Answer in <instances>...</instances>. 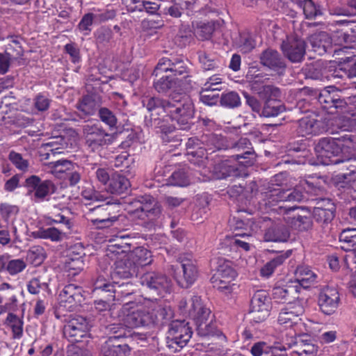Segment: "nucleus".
Listing matches in <instances>:
<instances>
[{
	"mask_svg": "<svg viewBox=\"0 0 356 356\" xmlns=\"http://www.w3.org/2000/svg\"><path fill=\"white\" fill-rule=\"evenodd\" d=\"M142 104L149 112L155 114L165 113L180 129L188 130L193 125L195 106L189 97H172L161 99L156 97H146Z\"/></svg>",
	"mask_w": 356,
	"mask_h": 356,
	"instance_id": "f257e3e1",
	"label": "nucleus"
},
{
	"mask_svg": "<svg viewBox=\"0 0 356 356\" xmlns=\"http://www.w3.org/2000/svg\"><path fill=\"white\" fill-rule=\"evenodd\" d=\"M339 142V140L337 138H323L316 144L314 151L321 164L329 165L352 161L350 159L345 160L341 159L340 154L342 148Z\"/></svg>",
	"mask_w": 356,
	"mask_h": 356,
	"instance_id": "f03ea898",
	"label": "nucleus"
},
{
	"mask_svg": "<svg viewBox=\"0 0 356 356\" xmlns=\"http://www.w3.org/2000/svg\"><path fill=\"white\" fill-rule=\"evenodd\" d=\"M85 144L92 152L100 151L112 144L113 135L106 131L99 121H90L83 126Z\"/></svg>",
	"mask_w": 356,
	"mask_h": 356,
	"instance_id": "7ed1b4c3",
	"label": "nucleus"
},
{
	"mask_svg": "<svg viewBox=\"0 0 356 356\" xmlns=\"http://www.w3.org/2000/svg\"><path fill=\"white\" fill-rule=\"evenodd\" d=\"M133 209L130 213L136 218L141 220H154L161 214V207L154 197L150 195L136 197L130 202Z\"/></svg>",
	"mask_w": 356,
	"mask_h": 356,
	"instance_id": "20e7f679",
	"label": "nucleus"
},
{
	"mask_svg": "<svg viewBox=\"0 0 356 356\" xmlns=\"http://www.w3.org/2000/svg\"><path fill=\"white\" fill-rule=\"evenodd\" d=\"M140 283L154 297H163L170 293L172 288V280L167 275L154 271L143 274L140 277Z\"/></svg>",
	"mask_w": 356,
	"mask_h": 356,
	"instance_id": "39448f33",
	"label": "nucleus"
},
{
	"mask_svg": "<svg viewBox=\"0 0 356 356\" xmlns=\"http://www.w3.org/2000/svg\"><path fill=\"white\" fill-rule=\"evenodd\" d=\"M192 334V327L188 321L185 320L172 321L169 324L166 337L167 346L177 351L178 348L186 346Z\"/></svg>",
	"mask_w": 356,
	"mask_h": 356,
	"instance_id": "423d86ee",
	"label": "nucleus"
},
{
	"mask_svg": "<svg viewBox=\"0 0 356 356\" xmlns=\"http://www.w3.org/2000/svg\"><path fill=\"white\" fill-rule=\"evenodd\" d=\"M117 207H119V203L107 202L104 204L90 209L87 214L88 220L98 228L109 227L118 220L119 215L115 211Z\"/></svg>",
	"mask_w": 356,
	"mask_h": 356,
	"instance_id": "0eeeda50",
	"label": "nucleus"
},
{
	"mask_svg": "<svg viewBox=\"0 0 356 356\" xmlns=\"http://www.w3.org/2000/svg\"><path fill=\"white\" fill-rule=\"evenodd\" d=\"M170 72V76H183L186 79L190 77V67L188 60L181 54H169L162 57L155 69Z\"/></svg>",
	"mask_w": 356,
	"mask_h": 356,
	"instance_id": "6e6552de",
	"label": "nucleus"
},
{
	"mask_svg": "<svg viewBox=\"0 0 356 356\" xmlns=\"http://www.w3.org/2000/svg\"><path fill=\"white\" fill-rule=\"evenodd\" d=\"M171 270L179 286L184 289L189 288L198 275L196 265L188 258H179L177 264L171 266Z\"/></svg>",
	"mask_w": 356,
	"mask_h": 356,
	"instance_id": "1a4fd4ad",
	"label": "nucleus"
},
{
	"mask_svg": "<svg viewBox=\"0 0 356 356\" xmlns=\"http://www.w3.org/2000/svg\"><path fill=\"white\" fill-rule=\"evenodd\" d=\"M48 220L50 224H60L63 228L59 229L53 227L40 229L36 233L38 237L44 239H49L53 242H60L66 238L67 234L70 233L73 227V222L71 219L65 216L63 213H58L49 216Z\"/></svg>",
	"mask_w": 356,
	"mask_h": 356,
	"instance_id": "9d476101",
	"label": "nucleus"
},
{
	"mask_svg": "<svg viewBox=\"0 0 356 356\" xmlns=\"http://www.w3.org/2000/svg\"><path fill=\"white\" fill-rule=\"evenodd\" d=\"M319 104L330 113L352 111L346 98L338 93L334 86H329L323 90V95L319 97Z\"/></svg>",
	"mask_w": 356,
	"mask_h": 356,
	"instance_id": "9b49d317",
	"label": "nucleus"
},
{
	"mask_svg": "<svg viewBox=\"0 0 356 356\" xmlns=\"http://www.w3.org/2000/svg\"><path fill=\"white\" fill-rule=\"evenodd\" d=\"M228 149L237 152L232 156L233 159L243 166H251L254 164L256 154L250 140L247 138L235 140L229 137Z\"/></svg>",
	"mask_w": 356,
	"mask_h": 356,
	"instance_id": "f8f14e48",
	"label": "nucleus"
},
{
	"mask_svg": "<svg viewBox=\"0 0 356 356\" xmlns=\"http://www.w3.org/2000/svg\"><path fill=\"white\" fill-rule=\"evenodd\" d=\"M280 213L288 214L290 211L296 209L300 212L288 216L286 219V222L295 230L298 232H307L313 227V221L312 218V212L306 207H289L280 206Z\"/></svg>",
	"mask_w": 356,
	"mask_h": 356,
	"instance_id": "ddd939ff",
	"label": "nucleus"
},
{
	"mask_svg": "<svg viewBox=\"0 0 356 356\" xmlns=\"http://www.w3.org/2000/svg\"><path fill=\"white\" fill-rule=\"evenodd\" d=\"M270 301L266 291H257L252 298L249 316L250 321L260 323L269 316Z\"/></svg>",
	"mask_w": 356,
	"mask_h": 356,
	"instance_id": "4468645a",
	"label": "nucleus"
},
{
	"mask_svg": "<svg viewBox=\"0 0 356 356\" xmlns=\"http://www.w3.org/2000/svg\"><path fill=\"white\" fill-rule=\"evenodd\" d=\"M90 328L88 319L81 316L70 318L63 327V335L68 341L74 343L80 341L86 336Z\"/></svg>",
	"mask_w": 356,
	"mask_h": 356,
	"instance_id": "2eb2a0df",
	"label": "nucleus"
},
{
	"mask_svg": "<svg viewBox=\"0 0 356 356\" xmlns=\"http://www.w3.org/2000/svg\"><path fill=\"white\" fill-rule=\"evenodd\" d=\"M306 42L296 36H288L281 44L284 56L291 63H301L306 54Z\"/></svg>",
	"mask_w": 356,
	"mask_h": 356,
	"instance_id": "dca6fc26",
	"label": "nucleus"
},
{
	"mask_svg": "<svg viewBox=\"0 0 356 356\" xmlns=\"http://www.w3.org/2000/svg\"><path fill=\"white\" fill-rule=\"evenodd\" d=\"M267 193L270 198L269 204L284 202L299 203L309 200L300 184L292 189H273Z\"/></svg>",
	"mask_w": 356,
	"mask_h": 356,
	"instance_id": "f3484780",
	"label": "nucleus"
},
{
	"mask_svg": "<svg viewBox=\"0 0 356 356\" xmlns=\"http://www.w3.org/2000/svg\"><path fill=\"white\" fill-rule=\"evenodd\" d=\"M340 302L339 291L334 287L325 286L318 296V305L325 315H332L337 309Z\"/></svg>",
	"mask_w": 356,
	"mask_h": 356,
	"instance_id": "a211bd4d",
	"label": "nucleus"
},
{
	"mask_svg": "<svg viewBox=\"0 0 356 356\" xmlns=\"http://www.w3.org/2000/svg\"><path fill=\"white\" fill-rule=\"evenodd\" d=\"M260 63L278 74H284L286 63L281 54L275 49L268 48L263 51L259 56Z\"/></svg>",
	"mask_w": 356,
	"mask_h": 356,
	"instance_id": "6ab92c4d",
	"label": "nucleus"
},
{
	"mask_svg": "<svg viewBox=\"0 0 356 356\" xmlns=\"http://www.w3.org/2000/svg\"><path fill=\"white\" fill-rule=\"evenodd\" d=\"M83 289L81 286L73 284L66 285L59 294L60 303L69 309H74L84 300Z\"/></svg>",
	"mask_w": 356,
	"mask_h": 356,
	"instance_id": "aec40b11",
	"label": "nucleus"
},
{
	"mask_svg": "<svg viewBox=\"0 0 356 356\" xmlns=\"http://www.w3.org/2000/svg\"><path fill=\"white\" fill-rule=\"evenodd\" d=\"M188 315L194 321L195 325L214 318V315L212 314L211 309L203 303L201 298L197 296L191 298Z\"/></svg>",
	"mask_w": 356,
	"mask_h": 356,
	"instance_id": "412c9836",
	"label": "nucleus"
},
{
	"mask_svg": "<svg viewBox=\"0 0 356 356\" xmlns=\"http://www.w3.org/2000/svg\"><path fill=\"white\" fill-rule=\"evenodd\" d=\"M300 286L291 284L275 286L272 290V298L278 303L293 305V300L298 299Z\"/></svg>",
	"mask_w": 356,
	"mask_h": 356,
	"instance_id": "4be33fe9",
	"label": "nucleus"
},
{
	"mask_svg": "<svg viewBox=\"0 0 356 356\" xmlns=\"http://www.w3.org/2000/svg\"><path fill=\"white\" fill-rule=\"evenodd\" d=\"M304 312L303 300H295L293 305H289L280 311L277 321L279 324L285 327H291L293 324L296 323V320Z\"/></svg>",
	"mask_w": 356,
	"mask_h": 356,
	"instance_id": "5701e85b",
	"label": "nucleus"
},
{
	"mask_svg": "<svg viewBox=\"0 0 356 356\" xmlns=\"http://www.w3.org/2000/svg\"><path fill=\"white\" fill-rule=\"evenodd\" d=\"M138 273L136 265L127 255L115 261L111 275L113 279H129L137 276Z\"/></svg>",
	"mask_w": 356,
	"mask_h": 356,
	"instance_id": "b1692460",
	"label": "nucleus"
},
{
	"mask_svg": "<svg viewBox=\"0 0 356 356\" xmlns=\"http://www.w3.org/2000/svg\"><path fill=\"white\" fill-rule=\"evenodd\" d=\"M302 72L307 79L324 81L330 77L328 63L321 59L307 64L302 68Z\"/></svg>",
	"mask_w": 356,
	"mask_h": 356,
	"instance_id": "393cba45",
	"label": "nucleus"
},
{
	"mask_svg": "<svg viewBox=\"0 0 356 356\" xmlns=\"http://www.w3.org/2000/svg\"><path fill=\"white\" fill-rule=\"evenodd\" d=\"M293 345L296 348L293 353L298 356H315L318 351V346L314 340L307 334L296 337Z\"/></svg>",
	"mask_w": 356,
	"mask_h": 356,
	"instance_id": "a878e982",
	"label": "nucleus"
},
{
	"mask_svg": "<svg viewBox=\"0 0 356 356\" xmlns=\"http://www.w3.org/2000/svg\"><path fill=\"white\" fill-rule=\"evenodd\" d=\"M212 172L216 179H222L229 177H238L241 170L232 160L225 159L216 163L213 166Z\"/></svg>",
	"mask_w": 356,
	"mask_h": 356,
	"instance_id": "bb28decb",
	"label": "nucleus"
},
{
	"mask_svg": "<svg viewBox=\"0 0 356 356\" xmlns=\"http://www.w3.org/2000/svg\"><path fill=\"white\" fill-rule=\"evenodd\" d=\"M309 41L312 51L318 55L332 54L337 51L333 49L332 39L326 32L323 31L312 35Z\"/></svg>",
	"mask_w": 356,
	"mask_h": 356,
	"instance_id": "cd10ccee",
	"label": "nucleus"
},
{
	"mask_svg": "<svg viewBox=\"0 0 356 356\" xmlns=\"http://www.w3.org/2000/svg\"><path fill=\"white\" fill-rule=\"evenodd\" d=\"M149 312L144 308L128 312L124 317V323L129 328L146 327L149 329Z\"/></svg>",
	"mask_w": 356,
	"mask_h": 356,
	"instance_id": "c85d7f7f",
	"label": "nucleus"
},
{
	"mask_svg": "<svg viewBox=\"0 0 356 356\" xmlns=\"http://www.w3.org/2000/svg\"><path fill=\"white\" fill-rule=\"evenodd\" d=\"M130 348L127 343L108 338L102 348L104 356H129Z\"/></svg>",
	"mask_w": 356,
	"mask_h": 356,
	"instance_id": "c756f323",
	"label": "nucleus"
},
{
	"mask_svg": "<svg viewBox=\"0 0 356 356\" xmlns=\"http://www.w3.org/2000/svg\"><path fill=\"white\" fill-rule=\"evenodd\" d=\"M295 275L296 280L293 282L295 285L300 286V290L302 288H309L316 282L317 275L309 266H298Z\"/></svg>",
	"mask_w": 356,
	"mask_h": 356,
	"instance_id": "7c9ffc66",
	"label": "nucleus"
},
{
	"mask_svg": "<svg viewBox=\"0 0 356 356\" xmlns=\"http://www.w3.org/2000/svg\"><path fill=\"white\" fill-rule=\"evenodd\" d=\"M290 237L288 227L283 224H275L268 227L264 233L265 241L286 242Z\"/></svg>",
	"mask_w": 356,
	"mask_h": 356,
	"instance_id": "2f4dec72",
	"label": "nucleus"
},
{
	"mask_svg": "<svg viewBox=\"0 0 356 356\" xmlns=\"http://www.w3.org/2000/svg\"><path fill=\"white\" fill-rule=\"evenodd\" d=\"M289 183V175L286 172H282L271 177L270 181L264 185L261 189V195L263 199L270 204V198L268 197V192L273 189H284L282 187L287 186Z\"/></svg>",
	"mask_w": 356,
	"mask_h": 356,
	"instance_id": "473e14b6",
	"label": "nucleus"
},
{
	"mask_svg": "<svg viewBox=\"0 0 356 356\" xmlns=\"http://www.w3.org/2000/svg\"><path fill=\"white\" fill-rule=\"evenodd\" d=\"M321 122L314 118L305 116L297 122L296 132L299 136H306L318 134L320 131Z\"/></svg>",
	"mask_w": 356,
	"mask_h": 356,
	"instance_id": "72a5a7b5",
	"label": "nucleus"
},
{
	"mask_svg": "<svg viewBox=\"0 0 356 356\" xmlns=\"http://www.w3.org/2000/svg\"><path fill=\"white\" fill-rule=\"evenodd\" d=\"M291 347V343H287L286 347L280 343H275L273 346H270L265 341H258L252 346L250 353L252 356H269L272 351H285L287 348H290Z\"/></svg>",
	"mask_w": 356,
	"mask_h": 356,
	"instance_id": "f704fd0d",
	"label": "nucleus"
},
{
	"mask_svg": "<svg viewBox=\"0 0 356 356\" xmlns=\"http://www.w3.org/2000/svg\"><path fill=\"white\" fill-rule=\"evenodd\" d=\"M191 139L186 143L188 160L191 163L198 168H204L208 164V153L205 148L197 147L196 149L190 147Z\"/></svg>",
	"mask_w": 356,
	"mask_h": 356,
	"instance_id": "c9c22d12",
	"label": "nucleus"
},
{
	"mask_svg": "<svg viewBox=\"0 0 356 356\" xmlns=\"http://www.w3.org/2000/svg\"><path fill=\"white\" fill-rule=\"evenodd\" d=\"M128 256L136 265L138 270L139 267L151 264L153 261L151 251L144 247L136 248Z\"/></svg>",
	"mask_w": 356,
	"mask_h": 356,
	"instance_id": "e433bc0d",
	"label": "nucleus"
},
{
	"mask_svg": "<svg viewBox=\"0 0 356 356\" xmlns=\"http://www.w3.org/2000/svg\"><path fill=\"white\" fill-rule=\"evenodd\" d=\"M193 27V34L197 40H209L216 29V24L214 22H197Z\"/></svg>",
	"mask_w": 356,
	"mask_h": 356,
	"instance_id": "4c0bfd02",
	"label": "nucleus"
},
{
	"mask_svg": "<svg viewBox=\"0 0 356 356\" xmlns=\"http://www.w3.org/2000/svg\"><path fill=\"white\" fill-rule=\"evenodd\" d=\"M130 186L129 180L124 175L114 174L111 177L107 191L112 194L120 195L125 193Z\"/></svg>",
	"mask_w": 356,
	"mask_h": 356,
	"instance_id": "58836bf2",
	"label": "nucleus"
},
{
	"mask_svg": "<svg viewBox=\"0 0 356 356\" xmlns=\"http://www.w3.org/2000/svg\"><path fill=\"white\" fill-rule=\"evenodd\" d=\"M195 326L197 334L201 337L209 338L222 335L220 330L218 328L214 318L200 323Z\"/></svg>",
	"mask_w": 356,
	"mask_h": 356,
	"instance_id": "ea45409f",
	"label": "nucleus"
},
{
	"mask_svg": "<svg viewBox=\"0 0 356 356\" xmlns=\"http://www.w3.org/2000/svg\"><path fill=\"white\" fill-rule=\"evenodd\" d=\"M114 294L115 300H120L123 298L131 297L137 291V285L131 281L113 282Z\"/></svg>",
	"mask_w": 356,
	"mask_h": 356,
	"instance_id": "a19ab883",
	"label": "nucleus"
},
{
	"mask_svg": "<svg viewBox=\"0 0 356 356\" xmlns=\"http://www.w3.org/2000/svg\"><path fill=\"white\" fill-rule=\"evenodd\" d=\"M132 239L133 238L130 235L120 232L115 236V238L109 241L110 244L108 245L107 250L110 252H114L115 248H118L122 253L129 251Z\"/></svg>",
	"mask_w": 356,
	"mask_h": 356,
	"instance_id": "79ce46f5",
	"label": "nucleus"
},
{
	"mask_svg": "<svg viewBox=\"0 0 356 356\" xmlns=\"http://www.w3.org/2000/svg\"><path fill=\"white\" fill-rule=\"evenodd\" d=\"M285 111L284 105L276 99L266 100L261 110L260 116L272 118L279 115Z\"/></svg>",
	"mask_w": 356,
	"mask_h": 356,
	"instance_id": "37998d69",
	"label": "nucleus"
},
{
	"mask_svg": "<svg viewBox=\"0 0 356 356\" xmlns=\"http://www.w3.org/2000/svg\"><path fill=\"white\" fill-rule=\"evenodd\" d=\"M291 252L287 251L282 252L267 262L261 269L260 273L263 277H269L273 274L275 269L282 264L284 261L290 256Z\"/></svg>",
	"mask_w": 356,
	"mask_h": 356,
	"instance_id": "c03bdc74",
	"label": "nucleus"
},
{
	"mask_svg": "<svg viewBox=\"0 0 356 356\" xmlns=\"http://www.w3.org/2000/svg\"><path fill=\"white\" fill-rule=\"evenodd\" d=\"M229 137L211 134L204 137V142L210 149H227Z\"/></svg>",
	"mask_w": 356,
	"mask_h": 356,
	"instance_id": "a18cd8bd",
	"label": "nucleus"
},
{
	"mask_svg": "<svg viewBox=\"0 0 356 356\" xmlns=\"http://www.w3.org/2000/svg\"><path fill=\"white\" fill-rule=\"evenodd\" d=\"M356 229H344L339 235V242L341 249L345 251H353L356 250V235H353Z\"/></svg>",
	"mask_w": 356,
	"mask_h": 356,
	"instance_id": "49530a36",
	"label": "nucleus"
},
{
	"mask_svg": "<svg viewBox=\"0 0 356 356\" xmlns=\"http://www.w3.org/2000/svg\"><path fill=\"white\" fill-rule=\"evenodd\" d=\"M127 327V324L112 323L106 326V330L111 336L108 338H113L114 340L119 341L122 339H127L131 336V332Z\"/></svg>",
	"mask_w": 356,
	"mask_h": 356,
	"instance_id": "de8ad7c7",
	"label": "nucleus"
},
{
	"mask_svg": "<svg viewBox=\"0 0 356 356\" xmlns=\"http://www.w3.org/2000/svg\"><path fill=\"white\" fill-rule=\"evenodd\" d=\"M211 85L204 84V88L200 93V101L208 106L216 105L218 102H220V97L216 89H209Z\"/></svg>",
	"mask_w": 356,
	"mask_h": 356,
	"instance_id": "09e8293b",
	"label": "nucleus"
},
{
	"mask_svg": "<svg viewBox=\"0 0 356 356\" xmlns=\"http://www.w3.org/2000/svg\"><path fill=\"white\" fill-rule=\"evenodd\" d=\"M312 216L318 222L328 223L334 217V207L331 204V207L327 209L321 207H314Z\"/></svg>",
	"mask_w": 356,
	"mask_h": 356,
	"instance_id": "8fccbe9b",
	"label": "nucleus"
},
{
	"mask_svg": "<svg viewBox=\"0 0 356 356\" xmlns=\"http://www.w3.org/2000/svg\"><path fill=\"white\" fill-rule=\"evenodd\" d=\"M299 6L302 8L306 19H312L323 15L320 6L316 5L312 0L301 1Z\"/></svg>",
	"mask_w": 356,
	"mask_h": 356,
	"instance_id": "3c124183",
	"label": "nucleus"
},
{
	"mask_svg": "<svg viewBox=\"0 0 356 356\" xmlns=\"http://www.w3.org/2000/svg\"><path fill=\"white\" fill-rule=\"evenodd\" d=\"M75 164L67 159H58L50 162L49 166L51 168L54 173L57 175H59L60 177H63L69 170H73Z\"/></svg>",
	"mask_w": 356,
	"mask_h": 356,
	"instance_id": "603ef678",
	"label": "nucleus"
},
{
	"mask_svg": "<svg viewBox=\"0 0 356 356\" xmlns=\"http://www.w3.org/2000/svg\"><path fill=\"white\" fill-rule=\"evenodd\" d=\"M55 184L49 179L42 180L38 191L34 194V200L35 202L44 201L47 197L53 194L56 191Z\"/></svg>",
	"mask_w": 356,
	"mask_h": 356,
	"instance_id": "864d4df0",
	"label": "nucleus"
},
{
	"mask_svg": "<svg viewBox=\"0 0 356 356\" xmlns=\"http://www.w3.org/2000/svg\"><path fill=\"white\" fill-rule=\"evenodd\" d=\"M211 282L214 288L226 296L232 294L238 288L234 283L216 278L215 275L211 277Z\"/></svg>",
	"mask_w": 356,
	"mask_h": 356,
	"instance_id": "5fc2aeb1",
	"label": "nucleus"
},
{
	"mask_svg": "<svg viewBox=\"0 0 356 356\" xmlns=\"http://www.w3.org/2000/svg\"><path fill=\"white\" fill-rule=\"evenodd\" d=\"M45 258L44 249L40 245L31 247L26 253V259L34 266L41 264Z\"/></svg>",
	"mask_w": 356,
	"mask_h": 356,
	"instance_id": "6e6d98bb",
	"label": "nucleus"
},
{
	"mask_svg": "<svg viewBox=\"0 0 356 356\" xmlns=\"http://www.w3.org/2000/svg\"><path fill=\"white\" fill-rule=\"evenodd\" d=\"M220 105L228 108H234L241 105V98L234 91L222 93L220 99Z\"/></svg>",
	"mask_w": 356,
	"mask_h": 356,
	"instance_id": "4d7b16f0",
	"label": "nucleus"
},
{
	"mask_svg": "<svg viewBox=\"0 0 356 356\" xmlns=\"http://www.w3.org/2000/svg\"><path fill=\"white\" fill-rule=\"evenodd\" d=\"M209 200L208 197L202 196L198 197L192 214L193 219L198 220L199 218H204L209 211Z\"/></svg>",
	"mask_w": 356,
	"mask_h": 356,
	"instance_id": "13d9d810",
	"label": "nucleus"
},
{
	"mask_svg": "<svg viewBox=\"0 0 356 356\" xmlns=\"http://www.w3.org/2000/svg\"><path fill=\"white\" fill-rule=\"evenodd\" d=\"M198 59L204 70H214L218 67L219 61L215 56L203 51L197 52Z\"/></svg>",
	"mask_w": 356,
	"mask_h": 356,
	"instance_id": "bf43d9fd",
	"label": "nucleus"
},
{
	"mask_svg": "<svg viewBox=\"0 0 356 356\" xmlns=\"http://www.w3.org/2000/svg\"><path fill=\"white\" fill-rule=\"evenodd\" d=\"M151 113V126L154 127L157 133L167 135L168 134L172 133L175 130L176 128L174 124H168L163 119L153 118L154 112Z\"/></svg>",
	"mask_w": 356,
	"mask_h": 356,
	"instance_id": "052dcab7",
	"label": "nucleus"
},
{
	"mask_svg": "<svg viewBox=\"0 0 356 356\" xmlns=\"http://www.w3.org/2000/svg\"><path fill=\"white\" fill-rule=\"evenodd\" d=\"M79 111L87 115H92L96 110V103L90 95H85L76 105Z\"/></svg>",
	"mask_w": 356,
	"mask_h": 356,
	"instance_id": "680f3d73",
	"label": "nucleus"
},
{
	"mask_svg": "<svg viewBox=\"0 0 356 356\" xmlns=\"http://www.w3.org/2000/svg\"><path fill=\"white\" fill-rule=\"evenodd\" d=\"M97 115L100 120L111 129L116 128L118 119L115 113L106 107H100Z\"/></svg>",
	"mask_w": 356,
	"mask_h": 356,
	"instance_id": "e2e57ef3",
	"label": "nucleus"
},
{
	"mask_svg": "<svg viewBox=\"0 0 356 356\" xmlns=\"http://www.w3.org/2000/svg\"><path fill=\"white\" fill-rule=\"evenodd\" d=\"M8 159L17 170L24 172L28 171L29 161L24 159L21 154L12 150L9 152Z\"/></svg>",
	"mask_w": 356,
	"mask_h": 356,
	"instance_id": "0e129e2a",
	"label": "nucleus"
},
{
	"mask_svg": "<svg viewBox=\"0 0 356 356\" xmlns=\"http://www.w3.org/2000/svg\"><path fill=\"white\" fill-rule=\"evenodd\" d=\"M261 98L268 99H276L280 96L281 92L277 87L270 85H261V88L256 92Z\"/></svg>",
	"mask_w": 356,
	"mask_h": 356,
	"instance_id": "69168bd1",
	"label": "nucleus"
},
{
	"mask_svg": "<svg viewBox=\"0 0 356 356\" xmlns=\"http://www.w3.org/2000/svg\"><path fill=\"white\" fill-rule=\"evenodd\" d=\"M6 323L12 328L13 337L20 338L23 332V322L17 316V315L9 313L6 319Z\"/></svg>",
	"mask_w": 356,
	"mask_h": 356,
	"instance_id": "338daca9",
	"label": "nucleus"
},
{
	"mask_svg": "<svg viewBox=\"0 0 356 356\" xmlns=\"http://www.w3.org/2000/svg\"><path fill=\"white\" fill-rule=\"evenodd\" d=\"M168 184L172 186H186L189 184L188 177L184 169H179L169 177Z\"/></svg>",
	"mask_w": 356,
	"mask_h": 356,
	"instance_id": "774afa93",
	"label": "nucleus"
}]
</instances>
